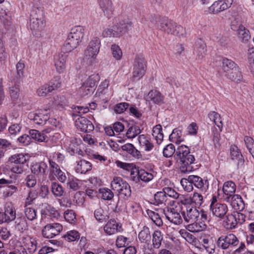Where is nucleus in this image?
I'll use <instances>...</instances> for the list:
<instances>
[{
  "mask_svg": "<svg viewBox=\"0 0 254 254\" xmlns=\"http://www.w3.org/2000/svg\"><path fill=\"white\" fill-rule=\"evenodd\" d=\"M174 158L180 165V169L182 173H189L193 170L192 164L195 158L193 155L190 154V149L186 145L179 146L176 149Z\"/></svg>",
  "mask_w": 254,
  "mask_h": 254,
  "instance_id": "obj_1",
  "label": "nucleus"
},
{
  "mask_svg": "<svg viewBox=\"0 0 254 254\" xmlns=\"http://www.w3.org/2000/svg\"><path fill=\"white\" fill-rule=\"evenodd\" d=\"M221 63L222 69L228 78L236 82L242 81L243 75L237 64L227 58H223Z\"/></svg>",
  "mask_w": 254,
  "mask_h": 254,
  "instance_id": "obj_2",
  "label": "nucleus"
},
{
  "mask_svg": "<svg viewBox=\"0 0 254 254\" xmlns=\"http://www.w3.org/2000/svg\"><path fill=\"white\" fill-rule=\"evenodd\" d=\"M158 27L160 30L178 37H183L185 34V30L180 25L166 18H163L160 21Z\"/></svg>",
  "mask_w": 254,
  "mask_h": 254,
  "instance_id": "obj_3",
  "label": "nucleus"
},
{
  "mask_svg": "<svg viewBox=\"0 0 254 254\" xmlns=\"http://www.w3.org/2000/svg\"><path fill=\"white\" fill-rule=\"evenodd\" d=\"M111 186L113 190L117 191L119 195L125 199L131 195L130 186L121 177H114L111 183Z\"/></svg>",
  "mask_w": 254,
  "mask_h": 254,
  "instance_id": "obj_4",
  "label": "nucleus"
},
{
  "mask_svg": "<svg viewBox=\"0 0 254 254\" xmlns=\"http://www.w3.org/2000/svg\"><path fill=\"white\" fill-rule=\"evenodd\" d=\"M27 158L23 154H16L11 156L9 159V167L12 172L21 174L25 169Z\"/></svg>",
  "mask_w": 254,
  "mask_h": 254,
  "instance_id": "obj_5",
  "label": "nucleus"
},
{
  "mask_svg": "<svg viewBox=\"0 0 254 254\" xmlns=\"http://www.w3.org/2000/svg\"><path fill=\"white\" fill-rule=\"evenodd\" d=\"M146 67V62L144 57L136 56L134 59L132 72V78L134 81L139 80L144 75Z\"/></svg>",
  "mask_w": 254,
  "mask_h": 254,
  "instance_id": "obj_6",
  "label": "nucleus"
},
{
  "mask_svg": "<svg viewBox=\"0 0 254 254\" xmlns=\"http://www.w3.org/2000/svg\"><path fill=\"white\" fill-rule=\"evenodd\" d=\"M100 40L99 38L94 37L90 42L87 49L84 51L85 58L91 62L94 61L99 52Z\"/></svg>",
  "mask_w": 254,
  "mask_h": 254,
  "instance_id": "obj_7",
  "label": "nucleus"
},
{
  "mask_svg": "<svg viewBox=\"0 0 254 254\" xmlns=\"http://www.w3.org/2000/svg\"><path fill=\"white\" fill-rule=\"evenodd\" d=\"M217 246L222 250H226L230 246L235 247L239 244V240L233 234L220 236L217 241Z\"/></svg>",
  "mask_w": 254,
  "mask_h": 254,
  "instance_id": "obj_8",
  "label": "nucleus"
},
{
  "mask_svg": "<svg viewBox=\"0 0 254 254\" xmlns=\"http://www.w3.org/2000/svg\"><path fill=\"white\" fill-rule=\"evenodd\" d=\"M63 230V226L60 223H52L46 225L42 231L45 238L51 239L58 235Z\"/></svg>",
  "mask_w": 254,
  "mask_h": 254,
  "instance_id": "obj_9",
  "label": "nucleus"
},
{
  "mask_svg": "<svg viewBox=\"0 0 254 254\" xmlns=\"http://www.w3.org/2000/svg\"><path fill=\"white\" fill-rule=\"evenodd\" d=\"M233 0H219L215 1L208 8L210 13L216 14L231 7Z\"/></svg>",
  "mask_w": 254,
  "mask_h": 254,
  "instance_id": "obj_10",
  "label": "nucleus"
},
{
  "mask_svg": "<svg viewBox=\"0 0 254 254\" xmlns=\"http://www.w3.org/2000/svg\"><path fill=\"white\" fill-rule=\"evenodd\" d=\"M230 157L237 165L238 169L244 167L245 160L240 150L235 145H231L230 148Z\"/></svg>",
  "mask_w": 254,
  "mask_h": 254,
  "instance_id": "obj_11",
  "label": "nucleus"
},
{
  "mask_svg": "<svg viewBox=\"0 0 254 254\" xmlns=\"http://www.w3.org/2000/svg\"><path fill=\"white\" fill-rule=\"evenodd\" d=\"M29 118L36 124L44 125L49 119L50 115L47 110H40L36 113L29 114Z\"/></svg>",
  "mask_w": 254,
  "mask_h": 254,
  "instance_id": "obj_12",
  "label": "nucleus"
},
{
  "mask_svg": "<svg viewBox=\"0 0 254 254\" xmlns=\"http://www.w3.org/2000/svg\"><path fill=\"white\" fill-rule=\"evenodd\" d=\"M131 178L133 181L137 183L140 180L148 182L153 178V175L152 173H149L143 169L137 170L136 174L134 171L131 172Z\"/></svg>",
  "mask_w": 254,
  "mask_h": 254,
  "instance_id": "obj_13",
  "label": "nucleus"
},
{
  "mask_svg": "<svg viewBox=\"0 0 254 254\" xmlns=\"http://www.w3.org/2000/svg\"><path fill=\"white\" fill-rule=\"evenodd\" d=\"M132 27V22L128 19L121 20L116 25L114 26L117 31L114 33V36H120L125 34Z\"/></svg>",
  "mask_w": 254,
  "mask_h": 254,
  "instance_id": "obj_14",
  "label": "nucleus"
},
{
  "mask_svg": "<svg viewBox=\"0 0 254 254\" xmlns=\"http://www.w3.org/2000/svg\"><path fill=\"white\" fill-rule=\"evenodd\" d=\"M75 125L78 129L84 132H90L94 128L92 122L85 117H78Z\"/></svg>",
  "mask_w": 254,
  "mask_h": 254,
  "instance_id": "obj_15",
  "label": "nucleus"
},
{
  "mask_svg": "<svg viewBox=\"0 0 254 254\" xmlns=\"http://www.w3.org/2000/svg\"><path fill=\"white\" fill-rule=\"evenodd\" d=\"M47 164L43 162H36L31 165L32 173L38 178H43L46 175Z\"/></svg>",
  "mask_w": 254,
  "mask_h": 254,
  "instance_id": "obj_16",
  "label": "nucleus"
},
{
  "mask_svg": "<svg viewBox=\"0 0 254 254\" xmlns=\"http://www.w3.org/2000/svg\"><path fill=\"white\" fill-rule=\"evenodd\" d=\"M210 208L213 215L220 218H223L228 211V207L224 203H212L210 205Z\"/></svg>",
  "mask_w": 254,
  "mask_h": 254,
  "instance_id": "obj_17",
  "label": "nucleus"
},
{
  "mask_svg": "<svg viewBox=\"0 0 254 254\" xmlns=\"http://www.w3.org/2000/svg\"><path fill=\"white\" fill-rule=\"evenodd\" d=\"M182 214L185 221L190 223L195 221L199 217L200 213L195 207L189 206L187 208L186 213L183 211Z\"/></svg>",
  "mask_w": 254,
  "mask_h": 254,
  "instance_id": "obj_18",
  "label": "nucleus"
},
{
  "mask_svg": "<svg viewBox=\"0 0 254 254\" xmlns=\"http://www.w3.org/2000/svg\"><path fill=\"white\" fill-rule=\"evenodd\" d=\"M190 178L193 186L201 191H205L208 188L209 183L207 179L203 180L201 177L195 175H190Z\"/></svg>",
  "mask_w": 254,
  "mask_h": 254,
  "instance_id": "obj_19",
  "label": "nucleus"
},
{
  "mask_svg": "<svg viewBox=\"0 0 254 254\" xmlns=\"http://www.w3.org/2000/svg\"><path fill=\"white\" fill-rule=\"evenodd\" d=\"M224 200L228 202L231 203L232 206L236 209L241 210L244 208L243 200L240 195L234 193L226 196L224 198Z\"/></svg>",
  "mask_w": 254,
  "mask_h": 254,
  "instance_id": "obj_20",
  "label": "nucleus"
},
{
  "mask_svg": "<svg viewBox=\"0 0 254 254\" xmlns=\"http://www.w3.org/2000/svg\"><path fill=\"white\" fill-rule=\"evenodd\" d=\"M79 43L77 39L73 38V37L69 34L62 50L64 53L70 52L76 48Z\"/></svg>",
  "mask_w": 254,
  "mask_h": 254,
  "instance_id": "obj_21",
  "label": "nucleus"
},
{
  "mask_svg": "<svg viewBox=\"0 0 254 254\" xmlns=\"http://www.w3.org/2000/svg\"><path fill=\"white\" fill-rule=\"evenodd\" d=\"M234 21L232 22V23L231 25V29L233 30L238 31V36L241 39L243 42L246 43L248 42L251 38L249 31L246 29L245 27L242 25H240L238 28V27L234 24Z\"/></svg>",
  "mask_w": 254,
  "mask_h": 254,
  "instance_id": "obj_22",
  "label": "nucleus"
},
{
  "mask_svg": "<svg viewBox=\"0 0 254 254\" xmlns=\"http://www.w3.org/2000/svg\"><path fill=\"white\" fill-rule=\"evenodd\" d=\"M194 51L199 60H201L205 57L207 49L206 44L202 39H198L196 40Z\"/></svg>",
  "mask_w": 254,
  "mask_h": 254,
  "instance_id": "obj_23",
  "label": "nucleus"
},
{
  "mask_svg": "<svg viewBox=\"0 0 254 254\" xmlns=\"http://www.w3.org/2000/svg\"><path fill=\"white\" fill-rule=\"evenodd\" d=\"M105 233L109 235L115 234L122 230L121 225H120L115 219H110L104 227Z\"/></svg>",
  "mask_w": 254,
  "mask_h": 254,
  "instance_id": "obj_24",
  "label": "nucleus"
},
{
  "mask_svg": "<svg viewBox=\"0 0 254 254\" xmlns=\"http://www.w3.org/2000/svg\"><path fill=\"white\" fill-rule=\"evenodd\" d=\"M99 3L104 15L108 18H110L113 14L114 8L111 0H99Z\"/></svg>",
  "mask_w": 254,
  "mask_h": 254,
  "instance_id": "obj_25",
  "label": "nucleus"
},
{
  "mask_svg": "<svg viewBox=\"0 0 254 254\" xmlns=\"http://www.w3.org/2000/svg\"><path fill=\"white\" fill-rule=\"evenodd\" d=\"M22 244L24 248L30 254H34L37 248V242L35 238L30 237L29 238H24L22 240Z\"/></svg>",
  "mask_w": 254,
  "mask_h": 254,
  "instance_id": "obj_26",
  "label": "nucleus"
},
{
  "mask_svg": "<svg viewBox=\"0 0 254 254\" xmlns=\"http://www.w3.org/2000/svg\"><path fill=\"white\" fill-rule=\"evenodd\" d=\"M67 55L65 54H59L55 58V65L57 71L60 73H63L65 67V62Z\"/></svg>",
  "mask_w": 254,
  "mask_h": 254,
  "instance_id": "obj_27",
  "label": "nucleus"
},
{
  "mask_svg": "<svg viewBox=\"0 0 254 254\" xmlns=\"http://www.w3.org/2000/svg\"><path fill=\"white\" fill-rule=\"evenodd\" d=\"M181 202L183 204H188L190 203H195L196 205L200 206L203 202L202 196L197 192H194L192 197H187L181 199Z\"/></svg>",
  "mask_w": 254,
  "mask_h": 254,
  "instance_id": "obj_28",
  "label": "nucleus"
},
{
  "mask_svg": "<svg viewBox=\"0 0 254 254\" xmlns=\"http://www.w3.org/2000/svg\"><path fill=\"white\" fill-rule=\"evenodd\" d=\"M122 149L123 151L126 152L128 155L136 158H139L141 157V153L137 150L133 144L127 143L122 146Z\"/></svg>",
  "mask_w": 254,
  "mask_h": 254,
  "instance_id": "obj_29",
  "label": "nucleus"
},
{
  "mask_svg": "<svg viewBox=\"0 0 254 254\" xmlns=\"http://www.w3.org/2000/svg\"><path fill=\"white\" fill-rule=\"evenodd\" d=\"M138 239L141 243L148 244L151 239V235L149 228L147 226H144L142 229L139 232Z\"/></svg>",
  "mask_w": 254,
  "mask_h": 254,
  "instance_id": "obj_30",
  "label": "nucleus"
},
{
  "mask_svg": "<svg viewBox=\"0 0 254 254\" xmlns=\"http://www.w3.org/2000/svg\"><path fill=\"white\" fill-rule=\"evenodd\" d=\"M166 218L170 222L175 225H179L182 223V219L180 213L175 211L174 209H171V211L165 214Z\"/></svg>",
  "mask_w": 254,
  "mask_h": 254,
  "instance_id": "obj_31",
  "label": "nucleus"
},
{
  "mask_svg": "<svg viewBox=\"0 0 254 254\" xmlns=\"http://www.w3.org/2000/svg\"><path fill=\"white\" fill-rule=\"evenodd\" d=\"M138 140L141 147L146 151L151 150L154 147V145L151 142L149 137L144 134L139 135Z\"/></svg>",
  "mask_w": 254,
  "mask_h": 254,
  "instance_id": "obj_32",
  "label": "nucleus"
},
{
  "mask_svg": "<svg viewBox=\"0 0 254 254\" xmlns=\"http://www.w3.org/2000/svg\"><path fill=\"white\" fill-rule=\"evenodd\" d=\"M75 170L77 173L85 174L92 169L91 164L85 160H81L77 162Z\"/></svg>",
  "mask_w": 254,
  "mask_h": 254,
  "instance_id": "obj_33",
  "label": "nucleus"
},
{
  "mask_svg": "<svg viewBox=\"0 0 254 254\" xmlns=\"http://www.w3.org/2000/svg\"><path fill=\"white\" fill-rule=\"evenodd\" d=\"M148 98L157 104L160 105L164 103V96L159 91L156 90H151L148 94Z\"/></svg>",
  "mask_w": 254,
  "mask_h": 254,
  "instance_id": "obj_34",
  "label": "nucleus"
},
{
  "mask_svg": "<svg viewBox=\"0 0 254 254\" xmlns=\"http://www.w3.org/2000/svg\"><path fill=\"white\" fill-rule=\"evenodd\" d=\"M31 139H33L38 142H47L48 137L43 132H41L36 129H31L29 131Z\"/></svg>",
  "mask_w": 254,
  "mask_h": 254,
  "instance_id": "obj_35",
  "label": "nucleus"
},
{
  "mask_svg": "<svg viewBox=\"0 0 254 254\" xmlns=\"http://www.w3.org/2000/svg\"><path fill=\"white\" fill-rule=\"evenodd\" d=\"M14 227L20 233L27 230L28 225L25 218L23 216L18 217L15 221Z\"/></svg>",
  "mask_w": 254,
  "mask_h": 254,
  "instance_id": "obj_36",
  "label": "nucleus"
},
{
  "mask_svg": "<svg viewBox=\"0 0 254 254\" xmlns=\"http://www.w3.org/2000/svg\"><path fill=\"white\" fill-rule=\"evenodd\" d=\"M223 226L227 229H232L236 227L237 221L235 215L228 214L226 216V219L223 221Z\"/></svg>",
  "mask_w": 254,
  "mask_h": 254,
  "instance_id": "obj_37",
  "label": "nucleus"
},
{
  "mask_svg": "<svg viewBox=\"0 0 254 254\" xmlns=\"http://www.w3.org/2000/svg\"><path fill=\"white\" fill-rule=\"evenodd\" d=\"M44 27V19H30V27L33 31L41 30Z\"/></svg>",
  "mask_w": 254,
  "mask_h": 254,
  "instance_id": "obj_38",
  "label": "nucleus"
},
{
  "mask_svg": "<svg viewBox=\"0 0 254 254\" xmlns=\"http://www.w3.org/2000/svg\"><path fill=\"white\" fill-rule=\"evenodd\" d=\"M152 134L155 138L158 144H160L162 142L164 135L162 133V126L160 124L157 125L153 127Z\"/></svg>",
  "mask_w": 254,
  "mask_h": 254,
  "instance_id": "obj_39",
  "label": "nucleus"
},
{
  "mask_svg": "<svg viewBox=\"0 0 254 254\" xmlns=\"http://www.w3.org/2000/svg\"><path fill=\"white\" fill-rule=\"evenodd\" d=\"M223 192L227 196L235 193L236 191V185L231 181L224 183L223 186Z\"/></svg>",
  "mask_w": 254,
  "mask_h": 254,
  "instance_id": "obj_40",
  "label": "nucleus"
},
{
  "mask_svg": "<svg viewBox=\"0 0 254 254\" xmlns=\"http://www.w3.org/2000/svg\"><path fill=\"white\" fill-rule=\"evenodd\" d=\"M207 228L206 224L198 221L188 225V230L192 232H198L205 230Z\"/></svg>",
  "mask_w": 254,
  "mask_h": 254,
  "instance_id": "obj_41",
  "label": "nucleus"
},
{
  "mask_svg": "<svg viewBox=\"0 0 254 254\" xmlns=\"http://www.w3.org/2000/svg\"><path fill=\"white\" fill-rule=\"evenodd\" d=\"M84 29L82 26H77L72 28L69 34L73 37V38L77 39L80 42L84 36Z\"/></svg>",
  "mask_w": 254,
  "mask_h": 254,
  "instance_id": "obj_42",
  "label": "nucleus"
},
{
  "mask_svg": "<svg viewBox=\"0 0 254 254\" xmlns=\"http://www.w3.org/2000/svg\"><path fill=\"white\" fill-rule=\"evenodd\" d=\"M146 212L148 217L158 227L163 225V221L158 213L149 209H148Z\"/></svg>",
  "mask_w": 254,
  "mask_h": 254,
  "instance_id": "obj_43",
  "label": "nucleus"
},
{
  "mask_svg": "<svg viewBox=\"0 0 254 254\" xmlns=\"http://www.w3.org/2000/svg\"><path fill=\"white\" fill-rule=\"evenodd\" d=\"M163 240V235L159 230H156L152 234V243L153 248L155 249H159L161 245Z\"/></svg>",
  "mask_w": 254,
  "mask_h": 254,
  "instance_id": "obj_44",
  "label": "nucleus"
},
{
  "mask_svg": "<svg viewBox=\"0 0 254 254\" xmlns=\"http://www.w3.org/2000/svg\"><path fill=\"white\" fill-rule=\"evenodd\" d=\"M44 13L43 7L33 6L30 13V18L44 19Z\"/></svg>",
  "mask_w": 254,
  "mask_h": 254,
  "instance_id": "obj_45",
  "label": "nucleus"
},
{
  "mask_svg": "<svg viewBox=\"0 0 254 254\" xmlns=\"http://www.w3.org/2000/svg\"><path fill=\"white\" fill-rule=\"evenodd\" d=\"M94 217L100 222H106L109 218L105 214L104 210L101 207L97 208L94 211Z\"/></svg>",
  "mask_w": 254,
  "mask_h": 254,
  "instance_id": "obj_46",
  "label": "nucleus"
},
{
  "mask_svg": "<svg viewBox=\"0 0 254 254\" xmlns=\"http://www.w3.org/2000/svg\"><path fill=\"white\" fill-rule=\"evenodd\" d=\"M99 76L98 75H91L89 76L87 80L84 82L86 86L95 90L99 81Z\"/></svg>",
  "mask_w": 254,
  "mask_h": 254,
  "instance_id": "obj_47",
  "label": "nucleus"
},
{
  "mask_svg": "<svg viewBox=\"0 0 254 254\" xmlns=\"http://www.w3.org/2000/svg\"><path fill=\"white\" fill-rule=\"evenodd\" d=\"M141 133L140 127L136 125L131 126L127 130L126 136L128 138H133Z\"/></svg>",
  "mask_w": 254,
  "mask_h": 254,
  "instance_id": "obj_48",
  "label": "nucleus"
},
{
  "mask_svg": "<svg viewBox=\"0 0 254 254\" xmlns=\"http://www.w3.org/2000/svg\"><path fill=\"white\" fill-rule=\"evenodd\" d=\"M181 135L182 131L177 128H175L169 136V140L172 142L179 144L183 141V140L181 139Z\"/></svg>",
  "mask_w": 254,
  "mask_h": 254,
  "instance_id": "obj_49",
  "label": "nucleus"
},
{
  "mask_svg": "<svg viewBox=\"0 0 254 254\" xmlns=\"http://www.w3.org/2000/svg\"><path fill=\"white\" fill-rule=\"evenodd\" d=\"M166 197L164 189L163 191H158L154 194L155 202L154 203L157 205L162 204L166 201Z\"/></svg>",
  "mask_w": 254,
  "mask_h": 254,
  "instance_id": "obj_50",
  "label": "nucleus"
},
{
  "mask_svg": "<svg viewBox=\"0 0 254 254\" xmlns=\"http://www.w3.org/2000/svg\"><path fill=\"white\" fill-rule=\"evenodd\" d=\"M176 153V149L174 144L170 143L167 145L163 149V154L165 157L169 158L172 157Z\"/></svg>",
  "mask_w": 254,
  "mask_h": 254,
  "instance_id": "obj_51",
  "label": "nucleus"
},
{
  "mask_svg": "<svg viewBox=\"0 0 254 254\" xmlns=\"http://www.w3.org/2000/svg\"><path fill=\"white\" fill-rule=\"evenodd\" d=\"M99 193L104 200H110L114 197V194L112 191L108 188H102L99 190Z\"/></svg>",
  "mask_w": 254,
  "mask_h": 254,
  "instance_id": "obj_52",
  "label": "nucleus"
},
{
  "mask_svg": "<svg viewBox=\"0 0 254 254\" xmlns=\"http://www.w3.org/2000/svg\"><path fill=\"white\" fill-rule=\"evenodd\" d=\"M244 141L247 149L250 154L254 158V140L250 136H245L244 137Z\"/></svg>",
  "mask_w": 254,
  "mask_h": 254,
  "instance_id": "obj_53",
  "label": "nucleus"
},
{
  "mask_svg": "<svg viewBox=\"0 0 254 254\" xmlns=\"http://www.w3.org/2000/svg\"><path fill=\"white\" fill-rule=\"evenodd\" d=\"M66 241L72 242L78 240L80 238L79 233L75 230L70 231L67 232L66 235L63 236Z\"/></svg>",
  "mask_w": 254,
  "mask_h": 254,
  "instance_id": "obj_54",
  "label": "nucleus"
},
{
  "mask_svg": "<svg viewBox=\"0 0 254 254\" xmlns=\"http://www.w3.org/2000/svg\"><path fill=\"white\" fill-rule=\"evenodd\" d=\"M25 67L24 64L21 61H19L16 65V81H15V79H13L14 83H19V79L23 76V69Z\"/></svg>",
  "mask_w": 254,
  "mask_h": 254,
  "instance_id": "obj_55",
  "label": "nucleus"
},
{
  "mask_svg": "<svg viewBox=\"0 0 254 254\" xmlns=\"http://www.w3.org/2000/svg\"><path fill=\"white\" fill-rule=\"evenodd\" d=\"M48 84L53 91L60 88L62 86V80L60 76H55Z\"/></svg>",
  "mask_w": 254,
  "mask_h": 254,
  "instance_id": "obj_56",
  "label": "nucleus"
},
{
  "mask_svg": "<svg viewBox=\"0 0 254 254\" xmlns=\"http://www.w3.org/2000/svg\"><path fill=\"white\" fill-rule=\"evenodd\" d=\"M111 51L113 57L116 60H119L122 57V51L120 47L116 44L112 45Z\"/></svg>",
  "mask_w": 254,
  "mask_h": 254,
  "instance_id": "obj_57",
  "label": "nucleus"
},
{
  "mask_svg": "<svg viewBox=\"0 0 254 254\" xmlns=\"http://www.w3.org/2000/svg\"><path fill=\"white\" fill-rule=\"evenodd\" d=\"M164 190H165V193H166V196L168 195L169 197H173L175 199H180V200L181 199L184 198L183 195H180L174 189L171 188L166 187L164 188Z\"/></svg>",
  "mask_w": 254,
  "mask_h": 254,
  "instance_id": "obj_58",
  "label": "nucleus"
},
{
  "mask_svg": "<svg viewBox=\"0 0 254 254\" xmlns=\"http://www.w3.org/2000/svg\"><path fill=\"white\" fill-rule=\"evenodd\" d=\"M0 19L4 25H9L10 23L11 16L10 13L5 10H0Z\"/></svg>",
  "mask_w": 254,
  "mask_h": 254,
  "instance_id": "obj_59",
  "label": "nucleus"
},
{
  "mask_svg": "<svg viewBox=\"0 0 254 254\" xmlns=\"http://www.w3.org/2000/svg\"><path fill=\"white\" fill-rule=\"evenodd\" d=\"M51 190L53 194L56 196H61L64 193L62 187L57 183H52Z\"/></svg>",
  "mask_w": 254,
  "mask_h": 254,
  "instance_id": "obj_60",
  "label": "nucleus"
},
{
  "mask_svg": "<svg viewBox=\"0 0 254 254\" xmlns=\"http://www.w3.org/2000/svg\"><path fill=\"white\" fill-rule=\"evenodd\" d=\"M203 247L209 254H213L215 252V245L210 242L208 239L202 240Z\"/></svg>",
  "mask_w": 254,
  "mask_h": 254,
  "instance_id": "obj_61",
  "label": "nucleus"
},
{
  "mask_svg": "<svg viewBox=\"0 0 254 254\" xmlns=\"http://www.w3.org/2000/svg\"><path fill=\"white\" fill-rule=\"evenodd\" d=\"M53 91L49 84H45L37 90V94L40 96H46L48 93Z\"/></svg>",
  "mask_w": 254,
  "mask_h": 254,
  "instance_id": "obj_62",
  "label": "nucleus"
},
{
  "mask_svg": "<svg viewBox=\"0 0 254 254\" xmlns=\"http://www.w3.org/2000/svg\"><path fill=\"white\" fill-rule=\"evenodd\" d=\"M24 213L28 220L32 221L36 219V212L34 208L26 206L24 209Z\"/></svg>",
  "mask_w": 254,
  "mask_h": 254,
  "instance_id": "obj_63",
  "label": "nucleus"
},
{
  "mask_svg": "<svg viewBox=\"0 0 254 254\" xmlns=\"http://www.w3.org/2000/svg\"><path fill=\"white\" fill-rule=\"evenodd\" d=\"M54 103L55 105L64 107L67 105L68 102L64 95H58L54 98Z\"/></svg>",
  "mask_w": 254,
  "mask_h": 254,
  "instance_id": "obj_64",
  "label": "nucleus"
}]
</instances>
